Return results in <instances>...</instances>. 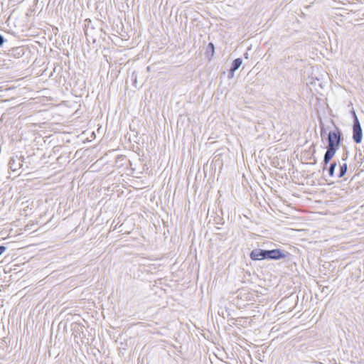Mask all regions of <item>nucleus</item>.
Segmentation results:
<instances>
[{
  "instance_id": "nucleus-1",
  "label": "nucleus",
  "mask_w": 364,
  "mask_h": 364,
  "mask_svg": "<svg viewBox=\"0 0 364 364\" xmlns=\"http://www.w3.org/2000/svg\"><path fill=\"white\" fill-rule=\"evenodd\" d=\"M352 114L354 118L353 125V139L356 144H360L363 139L362 128L354 110L352 111Z\"/></svg>"
},
{
  "instance_id": "nucleus-2",
  "label": "nucleus",
  "mask_w": 364,
  "mask_h": 364,
  "mask_svg": "<svg viewBox=\"0 0 364 364\" xmlns=\"http://www.w3.org/2000/svg\"><path fill=\"white\" fill-rule=\"evenodd\" d=\"M328 147L338 149L340 144V132L338 131L331 132L328 136Z\"/></svg>"
},
{
  "instance_id": "nucleus-3",
  "label": "nucleus",
  "mask_w": 364,
  "mask_h": 364,
  "mask_svg": "<svg viewBox=\"0 0 364 364\" xmlns=\"http://www.w3.org/2000/svg\"><path fill=\"white\" fill-rule=\"evenodd\" d=\"M250 258L253 260H261L264 259V253L262 250H255L250 253Z\"/></svg>"
},
{
  "instance_id": "nucleus-4",
  "label": "nucleus",
  "mask_w": 364,
  "mask_h": 364,
  "mask_svg": "<svg viewBox=\"0 0 364 364\" xmlns=\"http://www.w3.org/2000/svg\"><path fill=\"white\" fill-rule=\"evenodd\" d=\"M337 149H332V148H328L325 155H324V162L326 164H327L329 161L331 159V158L335 155V153Z\"/></svg>"
},
{
  "instance_id": "nucleus-5",
  "label": "nucleus",
  "mask_w": 364,
  "mask_h": 364,
  "mask_svg": "<svg viewBox=\"0 0 364 364\" xmlns=\"http://www.w3.org/2000/svg\"><path fill=\"white\" fill-rule=\"evenodd\" d=\"M271 259H278L285 257L284 254L282 253L279 250H270Z\"/></svg>"
},
{
  "instance_id": "nucleus-6",
  "label": "nucleus",
  "mask_w": 364,
  "mask_h": 364,
  "mask_svg": "<svg viewBox=\"0 0 364 364\" xmlns=\"http://www.w3.org/2000/svg\"><path fill=\"white\" fill-rule=\"evenodd\" d=\"M242 65V60L240 58H237L233 61V66L230 70V74L231 76L233 75L235 71H236Z\"/></svg>"
},
{
  "instance_id": "nucleus-7",
  "label": "nucleus",
  "mask_w": 364,
  "mask_h": 364,
  "mask_svg": "<svg viewBox=\"0 0 364 364\" xmlns=\"http://www.w3.org/2000/svg\"><path fill=\"white\" fill-rule=\"evenodd\" d=\"M346 171L347 165L344 164L343 166H341L339 177H342L346 173Z\"/></svg>"
},
{
  "instance_id": "nucleus-8",
  "label": "nucleus",
  "mask_w": 364,
  "mask_h": 364,
  "mask_svg": "<svg viewBox=\"0 0 364 364\" xmlns=\"http://www.w3.org/2000/svg\"><path fill=\"white\" fill-rule=\"evenodd\" d=\"M336 163H333V164H331V166H330V168H329V174L331 176H333V171H334V169L336 168Z\"/></svg>"
},
{
  "instance_id": "nucleus-9",
  "label": "nucleus",
  "mask_w": 364,
  "mask_h": 364,
  "mask_svg": "<svg viewBox=\"0 0 364 364\" xmlns=\"http://www.w3.org/2000/svg\"><path fill=\"white\" fill-rule=\"evenodd\" d=\"M263 253H264V259H265V258L271 259V255H269L270 250H263Z\"/></svg>"
},
{
  "instance_id": "nucleus-10",
  "label": "nucleus",
  "mask_w": 364,
  "mask_h": 364,
  "mask_svg": "<svg viewBox=\"0 0 364 364\" xmlns=\"http://www.w3.org/2000/svg\"><path fill=\"white\" fill-rule=\"evenodd\" d=\"M14 160H11L10 161V167L11 168H12L13 171H16V168L15 166H14Z\"/></svg>"
},
{
  "instance_id": "nucleus-11",
  "label": "nucleus",
  "mask_w": 364,
  "mask_h": 364,
  "mask_svg": "<svg viewBox=\"0 0 364 364\" xmlns=\"http://www.w3.org/2000/svg\"><path fill=\"white\" fill-rule=\"evenodd\" d=\"M208 47L211 49L212 55H213V54H214V45L212 43H210L208 44Z\"/></svg>"
},
{
  "instance_id": "nucleus-12",
  "label": "nucleus",
  "mask_w": 364,
  "mask_h": 364,
  "mask_svg": "<svg viewBox=\"0 0 364 364\" xmlns=\"http://www.w3.org/2000/svg\"><path fill=\"white\" fill-rule=\"evenodd\" d=\"M6 250V247L4 246H0V255H2Z\"/></svg>"
},
{
  "instance_id": "nucleus-13",
  "label": "nucleus",
  "mask_w": 364,
  "mask_h": 364,
  "mask_svg": "<svg viewBox=\"0 0 364 364\" xmlns=\"http://www.w3.org/2000/svg\"><path fill=\"white\" fill-rule=\"evenodd\" d=\"M4 43V38L3 37L0 35V46H1Z\"/></svg>"
},
{
  "instance_id": "nucleus-14",
  "label": "nucleus",
  "mask_w": 364,
  "mask_h": 364,
  "mask_svg": "<svg viewBox=\"0 0 364 364\" xmlns=\"http://www.w3.org/2000/svg\"><path fill=\"white\" fill-rule=\"evenodd\" d=\"M247 53L245 54V58H247Z\"/></svg>"
}]
</instances>
